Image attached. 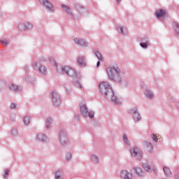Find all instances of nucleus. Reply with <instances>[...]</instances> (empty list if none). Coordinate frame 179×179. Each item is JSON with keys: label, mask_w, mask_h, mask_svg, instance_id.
Listing matches in <instances>:
<instances>
[{"label": "nucleus", "mask_w": 179, "mask_h": 179, "mask_svg": "<svg viewBox=\"0 0 179 179\" xmlns=\"http://www.w3.org/2000/svg\"><path fill=\"white\" fill-rule=\"evenodd\" d=\"M80 111L83 117H90L92 120L94 118V112L89 111L87 106L83 103H80Z\"/></svg>", "instance_id": "20e7f679"}, {"label": "nucleus", "mask_w": 179, "mask_h": 179, "mask_svg": "<svg viewBox=\"0 0 179 179\" xmlns=\"http://www.w3.org/2000/svg\"><path fill=\"white\" fill-rule=\"evenodd\" d=\"M11 135L13 137L17 136V135H19V131H17V129H13L11 130Z\"/></svg>", "instance_id": "72a5a7b5"}, {"label": "nucleus", "mask_w": 179, "mask_h": 179, "mask_svg": "<svg viewBox=\"0 0 179 179\" xmlns=\"http://www.w3.org/2000/svg\"><path fill=\"white\" fill-rule=\"evenodd\" d=\"M99 89L101 94H102L106 100H110V101H113V103H115V104L117 105L120 104V100L118 99V97L114 94V91L111 86H110L109 82L101 83L99 85Z\"/></svg>", "instance_id": "f257e3e1"}, {"label": "nucleus", "mask_w": 179, "mask_h": 179, "mask_svg": "<svg viewBox=\"0 0 179 179\" xmlns=\"http://www.w3.org/2000/svg\"><path fill=\"white\" fill-rule=\"evenodd\" d=\"M53 121L54 120L50 117H48V118H46L45 127L47 129H48L50 127H51V124H52Z\"/></svg>", "instance_id": "5701e85b"}, {"label": "nucleus", "mask_w": 179, "mask_h": 179, "mask_svg": "<svg viewBox=\"0 0 179 179\" xmlns=\"http://www.w3.org/2000/svg\"><path fill=\"white\" fill-rule=\"evenodd\" d=\"M164 170V173L165 174V176H166V177H170V176H171V171L169 169V167L164 166L163 168Z\"/></svg>", "instance_id": "a878e982"}, {"label": "nucleus", "mask_w": 179, "mask_h": 179, "mask_svg": "<svg viewBox=\"0 0 179 179\" xmlns=\"http://www.w3.org/2000/svg\"><path fill=\"white\" fill-rule=\"evenodd\" d=\"M139 41L140 43H150L149 37L148 36H143L140 38Z\"/></svg>", "instance_id": "c756f323"}, {"label": "nucleus", "mask_w": 179, "mask_h": 179, "mask_svg": "<svg viewBox=\"0 0 179 179\" xmlns=\"http://www.w3.org/2000/svg\"><path fill=\"white\" fill-rule=\"evenodd\" d=\"M145 94L148 99H152L153 93L150 90H145Z\"/></svg>", "instance_id": "473e14b6"}, {"label": "nucleus", "mask_w": 179, "mask_h": 179, "mask_svg": "<svg viewBox=\"0 0 179 179\" xmlns=\"http://www.w3.org/2000/svg\"><path fill=\"white\" fill-rule=\"evenodd\" d=\"M55 179H64L62 178V171L61 170H58L55 173Z\"/></svg>", "instance_id": "393cba45"}, {"label": "nucleus", "mask_w": 179, "mask_h": 179, "mask_svg": "<svg viewBox=\"0 0 179 179\" xmlns=\"http://www.w3.org/2000/svg\"><path fill=\"white\" fill-rule=\"evenodd\" d=\"M3 11H2V8H0V16H3Z\"/></svg>", "instance_id": "49530a36"}, {"label": "nucleus", "mask_w": 179, "mask_h": 179, "mask_svg": "<svg viewBox=\"0 0 179 179\" xmlns=\"http://www.w3.org/2000/svg\"><path fill=\"white\" fill-rule=\"evenodd\" d=\"M130 152L131 153V156H133V157H136L137 160H141V159H142V156H143L142 151H141V150H139L138 147L133 148L130 150Z\"/></svg>", "instance_id": "6e6552de"}, {"label": "nucleus", "mask_w": 179, "mask_h": 179, "mask_svg": "<svg viewBox=\"0 0 179 179\" xmlns=\"http://www.w3.org/2000/svg\"><path fill=\"white\" fill-rule=\"evenodd\" d=\"M40 3L44 5L47 10L49 12H54V6L48 0H39Z\"/></svg>", "instance_id": "9d476101"}, {"label": "nucleus", "mask_w": 179, "mask_h": 179, "mask_svg": "<svg viewBox=\"0 0 179 179\" xmlns=\"http://www.w3.org/2000/svg\"><path fill=\"white\" fill-rule=\"evenodd\" d=\"M175 178H176V179H179V172H177V173L175 174Z\"/></svg>", "instance_id": "a18cd8bd"}, {"label": "nucleus", "mask_w": 179, "mask_h": 179, "mask_svg": "<svg viewBox=\"0 0 179 179\" xmlns=\"http://www.w3.org/2000/svg\"><path fill=\"white\" fill-rule=\"evenodd\" d=\"M29 78L27 76H26L25 77L23 78V81L24 82H29Z\"/></svg>", "instance_id": "79ce46f5"}, {"label": "nucleus", "mask_w": 179, "mask_h": 179, "mask_svg": "<svg viewBox=\"0 0 179 179\" xmlns=\"http://www.w3.org/2000/svg\"><path fill=\"white\" fill-rule=\"evenodd\" d=\"M49 62H50L52 65L57 66V62H55V59L53 57H49Z\"/></svg>", "instance_id": "c9c22d12"}, {"label": "nucleus", "mask_w": 179, "mask_h": 179, "mask_svg": "<svg viewBox=\"0 0 179 179\" xmlns=\"http://www.w3.org/2000/svg\"><path fill=\"white\" fill-rule=\"evenodd\" d=\"M29 30H33V24L27 22H25V31H29Z\"/></svg>", "instance_id": "bb28decb"}, {"label": "nucleus", "mask_w": 179, "mask_h": 179, "mask_svg": "<svg viewBox=\"0 0 179 179\" xmlns=\"http://www.w3.org/2000/svg\"><path fill=\"white\" fill-rule=\"evenodd\" d=\"M52 101L56 107L61 104V96L57 92H52L51 93Z\"/></svg>", "instance_id": "0eeeda50"}, {"label": "nucleus", "mask_w": 179, "mask_h": 179, "mask_svg": "<svg viewBox=\"0 0 179 179\" xmlns=\"http://www.w3.org/2000/svg\"><path fill=\"white\" fill-rule=\"evenodd\" d=\"M106 72L110 80L119 83L123 87L128 85V82L121 76V69L118 66L107 67Z\"/></svg>", "instance_id": "f03ea898"}, {"label": "nucleus", "mask_w": 179, "mask_h": 179, "mask_svg": "<svg viewBox=\"0 0 179 179\" xmlns=\"http://www.w3.org/2000/svg\"><path fill=\"white\" fill-rule=\"evenodd\" d=\"M61 69L62 73H66L68 76L73 78V79L71 80L73 85L76 86V87H79V89H82V87H83L79 82V80H80V76L78 75V73L75 71V69L68 66L62 67Z\"/></svg>", "instance_id": "7ed1b4c3"}, {"label": "nucleus", "mask_w": 179, "mask_h": 179, "mask_svg": "<svg viewBox=\"0 0 179 179\" xmlns=\"http://www.w3.org/2000/svg\"><path fill=\"white\" fill-rule=\"evenodd\" d=\"M77 64L78 66H85L86 65V57L85 56H78L77 57Z\"/></svg>", "instance_id": "4468645a"}, {"label": "nucleus", "mask_w": 179, "mask_h": 179, "mask_svg": "<svg viewBox=\"0 0 179 179\" xmlns=\"http://www.w3.org/2000/svg\"><path fill=\"white\" fill-rule=\"evenodd\" d=\"M74 41L76 43V44H78V45H82L83 47H87V43H86V41H85L83 38H75Z\"/></svg>", "instance_id": "f3484780"}, {"label": "nucleus", "mask_w": 179, "mask_h": 179, "mask_svg": "<svg viewBox=\"0 0 179 179\" xmlns=\"http://www.w3.org/2000/svg\"><path fill=\"white\" fill-rule=\"evenodd\" d=\"M91 161L92 163H99V157L96 155H91Z\"/></svg>", "instance_id": "2f4dec72"}, {"label": "nucleus", "mask_w": 179, "mask_h": 179, "mask_svg": "<svg viewBox=\"0 0 179 179\" xmlns=\"http://www.w3.org/2000/svg\"><path fill=\"white\" fill-rule=\"evenodd\" d=\"M151 137L154 142H157V141H159V138H157V136H156V134H152Z\"/></svg>", "instance_id": "4c0bfd02"}, {"label": "nucleus", "mask_w": 179, "mask_h": 179, "mask_svg": "<svg viewBox=\"0 0 179 179\" xmlns=\"http://www.w3.org/2000/svg\"><path fill=\"white\" fill-rule=\"evenodd\" d=\"M32 66L34 71H37L41 75H45L47 73V67L45 66L40 64L38 62H36L32 64Z\"/></svg>", "instance_id": "423d86ee"}, {"label": "nucleus", "mask_w": 179, "mask_h": 179, "mask_svg": "<svg viewBox=\"0 0 179 179\" xmlns=\"http://www.w3.org/2000/svg\"><path fill=\"white\" fill-rule=\"evenodd\" d=\"M167 13V11L164 9H159L155 12V15L157 19H162V17H164L166 16V14Z\"/></svg>", "instance_id": "dca6fc26"}, {"label": "nucleus", "mask_w": 179, "mask_h": 179, "mask_svg": "<svg viewBox=\"0 0 179 179\" xmlns=\"http://www.w3.org/2000/svg\"><path fill=\"white\" fill-rule=\"evenodd\" d=\"M36 139L40 142H48V137L43 133H38L36 136Z\"/></svg>", "instance_id": "2eb2a0df"}, {"label": "nucleus", "mask_w": 179, "mask_h": 179, "mask_svg": "<svg viewBox=\"0 0 179 179\" xmlns=\"http://www.w3.org/2000/svg\"><path fill=\"white\" fill-rule=\"evenodd\" d=\"M173 27L176 34H179V24L176 21L172 22Z\"/></svg>", "instance_id": "b1692460"}, {"label": "nucleus", "mask_w": 179, "mask_h": 179, "mask_svg": "<svg viewBox=\"0 0 179 179\" xmlns=\"http://www.w3.org/2000/svg\"><path fill=\"white\" fill-rule=\"evenodd\" d=\"M10 87V90H11V92H15L16 93H20V92H22L23 90V87H22V86H17L13 83H11L9 85Z\"/></svg>", "instance_id": "ddd939ff"}, {"label": "nucleus", "mask_w": 179, "mask_h": 179, "mask_svg": "<svg viewBox=\"0 0 179 179\" xmlns=\"http://www.w3.org/2000/svg\"><path fill=\"white\" fill-rule=\"evenodd\" d=\"M176 106L177 108H178V110H179V102H177L176 103Z\"/></svg>", "instance_id": "09e8293b"}, {"label": "nucleus", "mask_w": 179, "mask_h": 179, "mask_svg": "<svg viewBox=\"0 0 179 179\" xmlns=\"http://www.w3.org/2000/svg\"><path fill=\"white\" fill-rule=\"evenodd\" d=\"M117 3H120L121 2V0H116Z\"/></svg>", "instance_id": "8fccbe9b"}, {"label": "nucleus", "mask_w": 179, "mask_h": 179, "mask_svg": "<svg viewBox=\"0 0 179 179\" xmlns=\"http://www.w3.org/2000/svg\"><path fill=\"white\" fill-rule=\"evenodd\" d=\"M75 8L78 12L80 13V15H83V13L86 12V8H85V7L82 6L80 4H76Z\"/></svg>", "instance_id": "6ab92c4d"}, {"label": "nucleus", "mask_w": 179, "mask_h": 179, "mask_svg": "<svg viewBox=\"0 0 179 179\" xmlns=\"http://www.w3.org/2000/svg\"><path fill=\"white\" fill-rule=\"evenodd\" d=\"M24 69L26 72H29V66L27 65H25L24 67Z\"/></svg>", "instance_id": "c03bdc74"}, {"label": "nucleus", "mask_w": 179, "mask_h": 179, "mask_svg": "<svg viewBox=\"0 0 179 179\" xmlns=\"http://www.w3.org/2000/svg\"><path fill=\"white\" fill-rule=\"evenodd\" d=\"M142 167L144 169V170H145V171H148V173H152V171H156V169H152L148 164H143Z\"/></svg>", "instance_id": "412c9836"}, {"label": "nucleus", "mask_w": 179, "mask_h": 179, "mask_svg": "<svg viewBox=\"0 0 179 179\" xmlns=\"http://www.w3.org/2000/svg\"><path fill=\"white\" fill-rule=\"evenodd\" d=\"M128 113L130 114V115H133L134 121H135V122H138V121L142 120V117L141 116V114H139L137 107L130 108L128 110Z\"/></svg>", "instance_id": "39448f33"}, {"label": "nucleus", "mask_w": 179, "mask_h": 179, "mask_svg": "<svg viewBox=\"0 0 179 179\" xmlns=\"http://www.w3.org/2000/svg\"><path fill=\"white\" fill-rule=\"evenodd\" d=\"M94 53L99 61H103V56H101V53L98 50H94Z\"/></svg>", "instance_id": "7c9ffc66"}, {"label": "nucleus", "mask_w": 179, "mask_h": 179, "mask_svg": "<svg viewBox=\"0 0 179 179\" xmlns=\"http://www.w3.org/2000/svg\"><path fill=\"white\" fill-rule=\"evenodd\" d=\"M62 8L64 9V12H66V13H68V15H69L70 16H73V13H72V10L71 9V7H69V6L62 4Z\"/></svg>", "instance_id": "a211bd4d"}, {"label": "nucleus", "mask_w": 179, "mask_h": 179, "mask_svg": "<svg viewBox=\"0 0 179 179\" xmlns=\"http://www.w3.org/2000/svg\"><path fill=\"white\" fill-rule=\"evenodd\" d=\"M132 173H129L127 170H122L120 172V178L123 179H132Z\"/></svg>", "instance_id": "f8f14e48"}, {"label": "nucleus", "mask_w": 179, "mask_h": 179, "mask_svg": "<svg viewBox=\"0 0 179 179\" xmlns=\"http://www.w3.org/2000/svg\"><path fill=\"white\" fill-rule=\"evenodd\" d=\"M116 29H117V31H120L121 34H123V36L125 35V34H128V29L127 28H124V27L118 25L116 27Z\"/></svg>", "instance_id": "aec40b11"}, {"label": "nucleus", "mask_w": 179, "mask_h": 179, "mask_svg": "<svg viewBox=\"0 0 179 179\" xmlns=\"http://www.w3.org/2000/svg\"><path fill=\"white\" fill-rule=\"evenodd\" d=\"M123 141L125 142V143L128 144V136H127L125 134L123 136Z\"/></svg>", "instance_id": "ea45409f"}, {"label": "nucleus", "mask_w": 179, "mask_h": 179, "mask_svg": "<svg viewBox=\"0 0 179 179\" xmlns=\"http://www.w3.org/2000/svg\"><path fill=\"white\" fill-rule=\"evenodd\" d=\"M19 30H22L26 31V23L25 22H20L18 24Z\"/></svg>", "instance_id": "c85d7f7f"}, {"label": "nucleus", "mask_w": 179, "mask_h": 179, "mask_svg": "<svg viewBox=\"0 0 179 179\" xmlns=\"http://www.w3.org/2000/svg\"><path fill=\"white\" fill-rule=\"evenodd\" d=\"M101 64V63L100 62V61H98L97 63H96V68H99Z\"/></svg>", "instance_id": "de8ad7c7"}, {"label": "nucleus", "mask_w": 179, "mask_h": 179, "mask_svg": "<svg viewBox=\"0 0 179 179\" xmlns=\"http://www.w3.org/2000/svg\"><path fill=\"white\" fill-rule=\"evenodd\" d=\"M0 43L3 44V45H8V44H9V41H8L6 39L1 40Z\"/></svg>", "instance_id": "e433bc0d"}, {"label": "nucleus", "mask_w": 179, "mask_h": 179, "mask_svg": "<svg viewBox=\"0 0 179 179\" xmlns=\"http://www.w3.org/2000/svg\"><path fill=\"white\" fill-rule=\"evenodd\" d=\"M4 178H8V176H9V170H6L4 173Z\"/></svg>", "instance_id": "a19ab883"}, {"label": "nucleus", "mask_w": 179, "mask_h": 179, "mask_svg": "<svg viewBox=\"0 0 179 179\" xmlns=\"http://www.w3.org/2000/svg\"><path fill=\"white\" fill-rule=\"evenodd\" d=\"M144 145L146 146L148 152L152 153V150H153V145H152V143L144 141Z\"/></svg>", "instance_id": "4be33fe9"}, {"label": "nucleus", "mask_w": 179, "mask_h": 179, "mask_svg": "<svg viewBox=\"0 0 179 179\" xmlns=\"http://www.w3.org/2000/svg\"><path fill=\"white\" fill-rule=\"evenodd\" d=\"M131 173H135L136 176L140 177H143V176H145V171L142 170V168L141 167H134L131 171Z\"/></svg>", "instance_id": "9b49d317"}, {"label": "nucleus", "mask_w": 179, "mask_h": 179, "mask_svg": "<svg viewBox=\"0 0 179 179\" xmlns=\"http://www.w3.org/2000/svg\"><path fill=\"white\" fill-rule=\"evenodd\" d=\"M10 108H11L12 110H13V108H16V103H12L10 104Z\"/></svg>", "instance_id": "37998d69"}, {"label": "nucleus", "mask_w": 179, "mask_h": 179, "mask_svg": "<svg viewBox=\"0 0 179 179\" xmlns=\"http://www.w3.org/2000/svg\"><path fill=\"white\" fill-rule=\"evenodd\" d=\"M59 139L62 145H66L68 143V136L65 130H61L59 134Z\"/></svg>", "instance_id": "1a4fd4ad"}, {"label": "nucleus", "mask_w": 179, "mask_h": 179, "mask_svg": "<svg viewBox=\"0 0 179 179\" xmlns=\"http://www.w3.org/2000/svg\"><path fill=\"white\" fill-rule=\"evenodd\" d=\"M149 45H150V43H140V46L141 48L146 49L148 47H149Z\"/></svg>", "instance_id": "f704fd0d"}, {"label": "nucleus", "mask_w": 179, "mask_h": 179, "mask_svg": "<svg viewBox=\"0 0 179 179\" xmlns=\"http://www.w3.org/2000/svg\"><path fill=\"white\" fill-rule=\"evenodd\" d=\"M31 118L29 116H24L23 117V122L25 125H30Z\"/></svg>", "instance_id": "cd10ccee"}, {"label": "nucleus", "mask_w": 179, "mask_h": 179, "mask_svg": "<svg viewBox=\"0 0 179 179\" xmlns=\"http://www.w3.org/2000/svg\"><path fill=\"white\" fill-rule=\"evenodd\" d=\"M66 159L68 161L71 160V159H72V154H71V152L67 153L66 156Z\"/></svg>", "instance_id": "58836bf2"}]
</instances>
